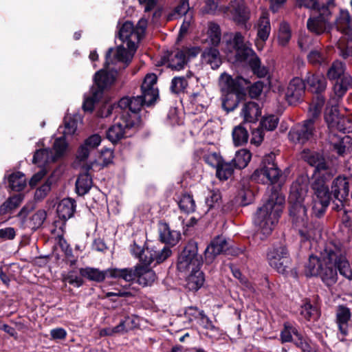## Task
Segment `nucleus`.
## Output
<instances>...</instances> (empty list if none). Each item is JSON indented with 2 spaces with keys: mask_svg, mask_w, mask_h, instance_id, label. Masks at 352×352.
Returning a JSON list of instances; mask_svg holds the SVG:
<instances>
[{
  "mask_svg": "<svg viewBox=\"0 0 352 352\" xmlns=\"http://www.w3.org/2000/svg\"><path fill=\"white\" fill-rule=\"evenodd\" d=\"M79 272L82 277L95 282H102L107 277L122 278L126 282H130L133 276V274L127 269L111 268L100 270L98 268L87 267L80 268Z\"/></svg>",
  "mask_w": 352,
  "mask_h": 352,
  "instance_id": "f8f14e48",
  "label": "nucleus"
},
{
  "mask_svg": "<svg viewBox=\"0 0 352 352\" xmlns=\"http://www.w3.org/2000/svg\"><path fill=\"white\" fill-rule=\"evenodd\" d=\"M120 63H107L106 58L105 68L100 69L94 76V84L97 87L95 91L102 95L103 90L115 81L118 71L124 69Z\"/></svg>",
  "mask_w": 352,
  "mask_h": 352,
  "instance_id": "2eb2a0df",
  "label": "nucleus"
},
{
  "mask_svg": "<svg viewBox=\"0 0 352 352\" xmlns=\"http://www.w3.org/2000/svg\"><path fill=\"white\" fill-rule=\"evenodd\" d=\"M230 246L229 242L224 236L215 237L204 251L206 263L208 264L212 263L217 255L228 250Z\"/></svg>",
  "mask_w": 352,
  "mask_h": 352,
  "instance_id": "aec40b11",
  "label": "nucleus"
},
{
  "mask_svg": "<svg viewBox=\"0 0 352 352\" xmlns=\"http://www.w3.org/2000/svg\"><path fill=\"white\" fill-rule=\"evenodd\" d=\"M203 260L198 254L197 243L189 242L178 258L177 269L180 272L190 270L186 278V287L191 291H197L204 285L205 278L204 273L200 270Z\"/></svg>",
  "mask_w": 352,
  "mask_h": 352,
  "instance_id": "423d86ee",
  "label": "nucleus"
},
{
  "mask_svg": "<svg viewBox=\"0 0 352 352\" xmlns=\"http://www.w3.org/2000/svg\"><path fill=\"white\" fill-rule=\"evenodd\" d=\"M76 129L77 122L70 117H65L64 120V126H60L58 129V131L59 133H63V136L60 138H63L66 142V136L74 135L76 131Z\"/></svg>",
  "mask_w": 352,
  "mask_h": 352,
  "instance_id": "37998d69",
  "label": "nucleus"
},
{
  "mask_svg": "<svg viewBox=\"0 0 352 352\" xmlns=\"http://www.w3.org/2000/svg\"><path fill=\"white\" fill-rule=\"evenodd\" d=\"M67 147L68 144L63 138H56L54 140L52 149L36 150L33 156L32 162L39 166H44L63 157L67 152Z\"/></svg>",
  "mask_w": 352,
  "mask_h": 352,
  "instance_id": "9b49d317",
  "label": "nucleus"
},
{
  "mask_svg": "<svg viewBox=\"0 0 352 352\" xmlns=\"http://www.w3.org/2000/svg\"><path fill=\"white\" fill-rule=\"evenodd\" d=\"M271 32V25L267 12H263L260 16L257 27V40L256 45L262 47L263 43L267 40Z\"/></svg>",
  "mask_w": 352,
  "mask_h": 352,
  "instance_id": "bb28decb",
  "label": "nucleus"
},
{
  "mask_svg": "<svg viewBox=\"0 0 352 352\" xmlns=\"http://www.w3.org/2000/svg\"><path fill=\"white\" fill-rule=\"evenodd\" d=\"M271 267L274 268L278 273L287 274L291 271V273L296 276V272H293L291 270V259L289 256H283V261L279 263H277L276 258H271Z\"/></svg>",
  "mask_w": 352,
  "mask_h": 352,
  "instance_id": "79ce46f5",
  "label": "nucleus"
},
{
  "mask_svg": "<svg viewBox=\"0 0 352 352\" xmlns=\"http://www.w3.org/2000/svg\"><path fill=\"white\" fill-rule=\"evenodd\" d=\"M221 195L219 190H213L210 192V196L206 199V204L209 208L219 207Z\"/></svg>",
  "mask_w": 352,
  "mask_h": 352,
  "instance_id": "0e129e2a",
  "label": "nucleus"
},
{
  "mask_svg": "<svg viewBox=\"0 0 352 352\" xmlns=\"http://www.w3.org/2000/svg\"><path fill=\"white\" fill-rule=\"evenodd\" d=\"M46 212L44 210L36 211L30 219L29 226L32 229H36L42 226L46 219Z\"/></svg>",
  "mask_w": 352,
  "mask_h": 352,
  "instance_id": "13d9d810",
  "label": "nucleus"
},
{
  "mask_svg": "<svg viewBox=\"0 0 352 352\" xmlns=\"http://www.w3.org/2000/svg\"><path fill=\"white\" fill-rule=\"evenodd\" d=\"M337 324L342 338L341 341H344V337L348 334L349 321L351 319V311L348 307L339 306L336 313Z\"/></svg>",
  "mask_w": 352,
  "mask_h": 352,
  "instance_id": "cd10ccee",
  "label": "nucleus"
},
{
  "mask_svg": "<svg viewBox=\"0 0 352 352\" xmlns=\"http://www.w3.org/2000/svg\"><path fill=\"white\" fill-rule=\"evenodd\" d=\"M157 80V78L155 74H148L141 86V96L121 98L118 102L119 107L129 108L130 111L138 113L143 105H151L158 97Z\"/></svg>",
  "mask_w": 352,
  "mask_h": 352,
  "instance_id": "0eeeda50",
  "label": "nucleus"
},
{
  "mask_svg": "<svg viewBox=\"0 0 352 352\" xmlns=\"http://www.w3.org/2000/svg\"><path fill=\"white\" fill-rule=\"evenodd\" d=\"M240 115L245 122H255L261 115V110L256 102L249 101L243 104Z\"/></svg>",
  "mask_w": 352,
  "mask_h": 352,
  "instance_id": "c85d7f7f",
  "label": "nucleus"
},
{
  "mask_svg": "<svg viewBox=\"0 0 352 352\" xmlns=\"http://www.w3.org/2000/svg\"><path fill=\"white\" fill-rule=\"evenodd\" d=\"M252 157L250 152L247 149H241L236 152L234 158L232 162L234 164L236 168H244L250 162Z\"/></svg>",
  "mask_w": 352,
  "mask_h": 352,
  "instance_id": "a19ab883",
  "label": "nucleus"
},
{
  "mask_svg": "<svg viewBox=\"0 0 352 352\" xmlns=\"http://www.w3.org/2000/svg\"><path fill=\"white\" fill-rule=\"evenodd\" d=\"M307 60L314 65H322L327 63L326 54L318 50H311L307 55Z\"/></svg>",
  "mask_w": 352,
  "mask_h": 352,
  "instance_id": "de8ad7c7",
  "label": "nucleus"
},
{
  "mask_svg": "<svg viewBox=\"0 0 352 352\" xmlns=\"http://www.w3.org/2000/svg\"><path fill=\"white\" fill-rule=\"evenodd\" d=\"M225 12L239 23H245L249 19V12L243 0H234L226 8Z\"/></svg>",
  "mask_w": 352,
  "mask_h": 352,
  "instance_id": "412c9836",
  "label": "nucleus"
},
{
  "mask_svg": "<svg viewBox=\"0 0 352 352\" xmlns=\"http://www.w3.org/2000/svg\"><path fill=\"white\" fill-rule=\"evenodd\" d=\"M148 265L139 266L135 268V270L126 268L131 271L133 275V278L130 280H133L135 277L138 278V283L145 287L151 285L156 278V275L154 271L148 267Z\"/></svg>",
  "mask_w": 352,
  "mask_h": 352,
  "instance_id": "393cba45",
  "label": "nucleus"
},
{
  "mask_svg": "<svg viewBox=\"0 0 352 352\" xmlns=\"http://www.w3.org/2000/svg\"><path fill=\"white\" fill-rule=\"evenodd\" d=\"M201 60L204 64L209 65L212 69H216L221 65L219 52L214 47L206 48L201 54Z\"/></svg>",
  "mask_w": 352,
  "mask_h": 352,
  "instance_id": "2f4dec72",
  "label": "nucleus"
},
{
  "mask_svg": "<svg viewBox=\"0 0 352 352\" xmlns=\"http://www.w3.org/2000/svg\"><path fill=\"white\" fill-rule=\"evenodd\" d=\"M187 86L188 82L186 77H175L171 81L170 90L173 93L179 94L184 91Z\"/></svg>",
  "mask_w": 352,
  "mask_h": 352,
  "instance_id": "bf43d9fd",
  "label": "nucleus"
},
{
  "mask_svg": "<svg viewBox=\"0 0 352 352\" xmlns=\"http://www.w3.org/2000/svg\"><path fill=\"white\" fill-rule=\"evenodd\" d=\"M331 144L334 151H336L339 155H344L352 148L351 139L348 136L339 139L338 142H335Z\"/></svg>",
  "mask_w": 352,
  "mask_h": 352,
  "instance_id": "a18cd8bd",
  "label": "nucleus"
},
{
  "mask_svg": "<svg viewBox=\"0 0 352 352\" xmlns=\"http://www.w3.org/2000/svg\"><path fill=\"white\" fill-rule=\"evenodd\" d=\"M179 206L182 211L189 213L195 211V203L190 195L185 194L181 197Z\"/></svg>",
  "mask_w": 352,
  "mask_h": 352,
  "instance_id": "8fccbe9b",
  "label": "nucleus"
},
{
  "mask_svg": "<svg viewBox=\"0 0 352 352\" xmlns=\"http://www.w3.org/2000/svg\"><path fill=\"white\" fill-rule=\"evenodd\" d=\"M132 323L133 320L130 318H126L124 320L121 321L118 325L114 327H108L102 329L100 335L113 336L115 333H123L132 328Z\"/></svg>",
  "mask_w": 352,
  "mask_h": 352,
  "instance_id": "e433bc0d",
  "label": "nucleus"
},
{
  "mask_svg": "<svg viewBox=\"0 0 352 352\" xmlns=\"http://www.w3.org/2000/svg\"><path fill=\"white\" fill-rule=\"evenodd\" d=\"M131 252L145 265H150L153 261H155L156 263H161L172 254V251L168 247L164 246L162 250H158L154 245H148L146 248L144 249L135 242L131 246Z\"/></svg>",
  "mask_w": 352,
  "mask_h": 352,
  "instance_id": "9d476101",
  "label": "nucleus"
},
{
  "mask_svg": "<svg viewBox=\"0 0 352 352\" xmlns=\"http://www.w3.org/2000/svg\"><path fill=\"white\" fill-rule=\"evenodd\" d=\"M333 25L338 32L346 36L347 40H352V17L347 10H340Z\"/></svg>",
  "mask_w": 352,
  "mask_h": 352,
  "instance_id": "4be33fe9",
  "label": "nucleus"
},
{
  "mask_svg": "<svg viewBox=\"0 0 352 352\" xmlns=\"http://www.w3.org/2000/svg\"><path fill=\"white\" fill-rule=\"evenodd\" d=\"M301 6L314 12H324V10L331 12V8L333 7L334 0H297Z\"/></svg>",
  "mask_w": 352,
  "mask_h": 352,
  "instance_id": "473e14b6",
  "label": "nucleus"
},
{
  "mask_svg": "<svg viewBox=\"0 0 352 352\" xmlns=\"http://www.w3.org/2000/svg\"><path fill=\"white\" fill-rule=\"evenodd\" d=\"M300 315L307 320L316 319L318 317V310L309 302L306 301L300 307Z\"/></svg>",
  "mask_w": 352,
  "mask_h": 352,
  "instance_id": "3c124183",
  "label": "nucleus"
},
{
  "mask_svg": "<svg viewBox=\"0 0 352 352\" xmlns=\"http://www.w3.org/2000/svg\"><path fill=\"white\" fill-rule=\"evenodd\" d=\"M234 164L223 160L216 169V175L220 180H227L230 177L234 170Z\"/></svg>",
  "mask_w": 352,
  "mask_h": 352,
  "instance_id": "ea45409f",
  "label": "nucleus"
},
{
  "mask_svg": "<svg viewBox=\"0 0 352 352\" xmlns=\"http://www.w3.org/2000/svg\"><path fill=\"white\" fill-rule=\"evenodd\" d=\"M210 42L214 46H217L221 41V31L219 26L214 23H210L208 30Z\"/></svg>",
  "mask_w": 352,
  "mask_h": 352,
  "instance_id": "5fc2aeb1",
  "label": "nucleus"
},
{
  "mask_svg": "<svg viewBox=\"0 0 352 352\" xmlns=\"http://www.w3.org/2000/svg\"><path fill=\"white\" fill-rule=\"evenodd\" d=\"M54 182V179L52 176L48 178L41 186L36 189L34 193V199L36 201L43 199L51 190L52 185Z\"/></svg>",
  "mask_w": 352,
  "mask_h": 352,
  "instance_id": "603ef678",
  "label": "nucleus"
},
{
  "mask_svg": "<svg viewBox=\"0 0 352 352\" xmlns=\"http://www.w3.org/2000/svg\"><path fill=\"white\" fill-rule=\"evenodd\" d=\"M349 178L344 175H339L333 180L331 186V193L333 195L337 200H344L349 195Z\"/></svg>",
  "mask_w": 352,
  "mask_h": 352,
  "instance_id": "b1692460",
  "label": "nucleus"
},
{
  "mask_svg": "<svg viewBox=\"0 0 352 352\" xmlns=\"http://www.w3.org/2000/svg\"><path fill=\"white\" fill-rule=\"evenodd\" d=\"M325 120L331 133L336 131L343 133L350 131L351 127L348 126L350 124L349 119L340 115L336 107H331L327 111Z\"/></svg>",
  "mask_w": 352,
  "mask_h": 352,
  "instance_id": "a211bd4d",
  "label": "nucleus"
},
{
  "mask_svg": "<svg viewBox=\"0 0 352 352\" xmlns=\"http://www.w3.org/2000/svg\"><path fill=\"white\" fill-rule=\"evenodd\" d=\"M246 94H238V93H230L228 94H222V107L227 112L234 110L239 101L243 100Z\"/></svg>",
  "mask_w": 352,
  "mask_h": 352,
  "instance_id": "f704fd0d",
  "label": "nucleus"
},
{
  "mask_svg": "<svg viewBox=\"0 0 352 352\" xmlns=\"http://www.w3.org/2000/svg\"><path fill=\"white\" fill-rule=\"evenodd\" d=\"M4 178L8 179V187L15 192L23 190L27 185V178L25 175L20 171L14 172L10 174L7 173Z\"/></svg>",
  "mask_w": 352,
  "mask_h": 352,
  "instance_id": "c756f323",
  "label": "nucleus"
},
{
  "mask_svg": "<svg viewBox=\"0 0 352 352\" xmlns=\"http://www.w3.org/2000/svg\"><path fill=\"white\" fill-rule=\"evenodd\" d=\"M284 202L285 197L282 193L274 186L271 187L265 202L257 210L254 217L257 234L262 235L260 236L261 239L272 233L280 216Z\"/></svg>",
  "mask_w": 352,
  "mask_h": 352,
  "instance_id": "39448f33",
  "label": "nucleus"
},
{
  "mask_svg": "<svg viewBox=\"0 0 352 352\" xmlns=\"http://www.w3.org/2000/svg\"><path fill=\"white\" fill-rule=\"evenodd\" d=\"M307 191V180L300 177L292 183L289 195L290 216L301 240L305 241L314 239L320 232L318 229L307 223V208L304 204Z\"/></svg>",
  "mask_w": 352,
  "mask_h": 352,
  "instance_id": "f03ea898",
  "label": "nucleus"
},
{
  "mask_svg": "<svg viewBox=\"0 0 352 352\" xmlns=\"http://www.w3.org/2000/svg\"><path fill=\"white\" fill-rule=\"evenodd\" d=\"M76 209L75 201L70 198L63 199L57 206V214L64 221L70 219Z\"/></svg>",
  "mask_w": 352,
  "mask_h": 352,
  "instance_id": "72a5a7b5",
  "label": "nucleus"
},
{
  "mask_svg": "<svg viewBox=\"0 0 352 352\" xmlns=\"http://www.w3.org/2000/svg\"><path fill=\"white\" fill-rule=\"evenodd\" d=\"M219 84L222 94L230 93L246 94L249 82L241 76L234 78L227 73H223L219 77Z\"/></svg>",
  "mask_w": 352,
  "mask_h": 352,
  "instance_id": "dca6fc26",
  "label": "nucleus"
},
{
  "mask_svg": "<svg viewBox=\"0 0 352 352\" xmlns=\"http://www.w3.org/2000/svg\"><path fill=\"white\" fill-rule=\"evenodd\" d=\"M314 120L309 118L301 125H297L289 133V140L295 144H304L312 138L314 131Z\"/></svg>",
  "mask_w": 352,
  "mask_h": 352,
  "instance_id": "6ab92c4d",
  "label": "nucleus"
},
{
  "mask_svg": "<svg viewBox=\"0 0 352 352\" xmlns=\"http://www.w3.org/2000/svg\"><path fill=\"white\" fill-rule=\"evenodd\" d=\"M305 91V85L304 81L300 78H294L287 86L285 99L290 104H294L302 99Z\"/></svg>",
  "mask_w": 352,
  "mask_h": 352,
  "instance_id": "5701e85b",
  "label": "nucleus"
},
{
  "mask_svg": "<svg viewBox=\"0 0 352 352\" xmlns=\"http://www.w3.org/2000/svg\"><path fill=\"white\" fill-rule=\"evenodd\" d=\"M301 157L315 168L314 180L311 185L314 194L313 199L330 203L331 196L327 182L336 174V169L318 153L304 150Z\"/></svg>",
  "mask_w": 352,
  "mask_h": 352,
  "instance_id": "20e7f679",
  "label": "nucleus"
},
{
  "mask_svg": "<svg viewBox=\"0 0 352 352\" xmlns=\"http://www.w3.org/2000/svg\"><path fill=\"white\" fill-rule=\"evenodd\" d=\"M204 160L208 165L217 169L223 160L218 153H210L205 155Z\"/></svg>",
  "mask_w": 352,
  "mask_h": 352,
  "instance_id": "69168bd1",
  "label": "nucleus"
},
{
  "mask_svg": "<svg viewBox=\"0 0 352 352\" xmlns=\"http://www.w3.org/2000/svg\"><path fill=\"white\" fill-rule=\"evenodd\" d=\"M187 63V60L185 57V52L182 50H177L172 52L168 57V66L172 69L180 70L184 68Z\"/></svg>",
  "mask_w": 352,
  "mask_h": 352,
  "instance_id": "c9c22d12",
  "label": "nucleus"
},
{
  "mask_svg": "<svg viewBox=\"0 0 352 352\" xmlns=\"http://www.w3.org/2000/svg\"><path fill=\"white\" fill-rule=\"evenodd\" d=\"M298 331L296 327L290 325L289 324H285L284 329L280 333V340L282 342H293L294 338Z\"/></svg>",
  "mask_w": 352,
  "mask_h": 352,
  "instance_id": "864d4df0",
  "label": "nucleus"
},
{
  "mask_svg": "<svg viewBox=\"0 0 352 352\" xmlns=\"http://www.w3.org/2000/svg\"><path fill=\"white\" fill-rule=\"evenodd\" d=\"M248 131L241 125L234 127L232 131L233 142L236 146H241L248 142Z\"/></svg>",
  "mask_w": 352,
  "mask_h": 352,
  "instance_id": "c03bdc74",
  "label": "nucleus"
},
{
  "mask_svg": "<svg viewBox=\"0 0 352 352\" xmlns=\"http://www.w3.org/2000/svg\"><path fill=\"white\" fill-rule=\"evenodd\" d=\"M192 13L190 12V6L188 0H179L174 9L170 12L166 17L168 21H172L186 16L188 14Z\"/></svg>",
  "mask_w": 352,
  "mask_h": 352,
  "instance_id": "4c0bfd02",
  "label": "nucleus"
},
{
  "mask_svg": "<svg viewBox=\"0 0 352 352\" xmlns=\"http://www.w3.org/2000/svg\"><path fill=\"white\" fill-rule=\"evenodd\" d=\"M278 123V118L274 115H270L264 117L261 122V126L262 129L266 131L274 130Z\"/></svg>",
  "mask_w": 352,
  "mask_h": 352,
  "instance_id": "680f3d73",
  "label": "nucleus"
},
{
  "mask_svg": "<svg viewBox=\"0 0 352 352\" xmlns=\"http://www.w3.org/2000/svg\"><path fill=\"white\" fill-rule=\"evenodd\" d=\"M91 91L92 96L85 98L83 102L82 108L85 111H91L94 109L95 102L101 97V94L95 91V87H92Z\"/></svg>",
  "mask_w": 352,
  "mask_h": 352,
  "instance_id": "e2e57ef3",
  "label": "nucleus"
},
{
  "mask_svg": "<svg viewBox=\"0 0 352 352\" xmlns=\"http://www.w3.org/2000/svg\"><path fill=\"white\" fill-rule=\"evenodd\" d=\"M100 142L101 137L98 134H94L87 138L83 144L90 148L91 151H93L100 144Z\"/></svg>",
  "mask_w": 352,
  "mask_h": 352,
  "instance_id": "774afa93",
  "label": "nucleus"
},
{
  "mask_svg": "<svg viewBox=\"0 0 352 352\" xmlns=\"http://www.w3.org/2000/svg\"><path fill=\"white\" fill-rule=\"evenodd\" d=\"M324 104V97L321 95H317L309 106V113L313 119L320 114Z\"/></svg>",
  "mask_w": 352,
  "mask_h": 352,
  "instance_id": "4d7b16f0",
  "label": "nucleus"
},
{
  "mask_svg": "<svg viewBox=\"0 0 352 352\" xmlns=\"http://www.w3.org/2000/svg\"><path fill=\"white\" fill-rule=\"evenodd\" d=\"M291 38V31L289 26L286 23H282L280 25L278 41V44L281 46H285L288 44Z\"/></svg>",
  "mask_w": 352,
  "mask_h": 352,
  "instance_id": "09e8293b",
  "label": "nucleus"
},
{
  "mask_svg": "<svg viewBox=\"0 0 352 352\" xmlns=\"http://www.w3.org/2000/svg\"><path fill=\"white\" fill-rule=\"evenodd\" d=\"M158 232L160 241L170 246L175 245L181 239L180 232L171 230L166 223H159Z\"/></svg>",
  "mask_w": 352,
  "mask_h": 352,
  "instance_id": "a878e982",
  "label": "nucleus"
},
{
  "mask_svg": "<svg viewBox=\"0 0 352 352\" xmlns=\"http://www.w3.org/2000/svg\"><path fill=\"white\" fill-rule=\"evenodd\" d=\"M344 63L340 60L334 61L327 71V76L331 80H338L334 85V91L337 96H342L351 87L352 77L345 73Z\"/></svg>",
  "mask_w": 352,
  "mask_h": 352,
  "instance_id": "4468645a",
  "label": "nucleus"
},
{
  "mask_svg": "<svg viewBox=\"0 0 352 352\" xmlns=\"http://www.w3.org/2000/svg\"><path fill=\"white\" fill-rule=\"evenodd\" d=\"M23 198L20 195H16L10 197L1 206L0 212L7 213L17 208L22 202Z\"/></svg>",
  "mask_w": 352,
  "mask_h": 352,
  "instance_id": "49530a36",
  "label": "nucleus"
},
{
  "mask_svg": "<svg viewBox=\"0 0 352 352\" xmlns=\"http://www.w3.org/2000/svg\"><path fill=\"white\" fill-rule=\"evenodd\" d=\"M318 252L319 257L311 255L309 258L305 270L307 276H318L327 287L338 281V271L346 278L352 279V267L347 257V250L339 241H320Z\"/></svg>",
  "mask_w": 352,
  "mask_h": 352,
  "instance_id": "f257e3e1",
  "label": "nucleus"
},
{
  "mask_svg": "<svg viewBox=\"0 0 352 352\" xmlns=\"http://www.w3.org/2000/svg\"><path fill=\"white\" fill-rule=\"evenodd\" d=\"M229 45L235 51V61L239 63L247 62L254 72L259 78L265 77L268 74V69L261 66V60L250 47L248 43L244 41L240 32H236L229 41Z\"/></svg>",
  "mask_w": 352,
  "mask_h": 352,
  "instance_id": "6e6552de",
  "label": "nucleus"
},
{
  "mask_svg": "<svg viewBox=\"0 0 352 352\" xmlns=\"http://www.w3.org/2000/svg\"><path fill=\"white\" fill-rule=\"evenodd\" d=\"M324 12H315L310 16L307 22V28L310 32L319 35L331 29L333 26V23L331 21V12L327 10Z\"/></svg>",
  "mask_w": 352,
  "mask_h": 352,
  "instance_id": "f3484780",
  "label": "nucleus"
},
{
  "mask_svg": "<svg viewBox=\"0 0 352 352\" xmlns=\"http://www.w3.org/2000/svg\"><path fill=\"white\" fill-rule=\"evenodd\" d=\"M283 256H289L288 252L285 247L280 246L272 249L267 253V259L270 265L271 266V258H276L277 263H279L283 261Z\"/></svg>",
  "mask_w": 352,
  "mask_h": 352,
  "instance_id": "052dcab7",
  "label": "nucleus"
},
{
  "mask_svg": "<svg viewBox=\"0 0 352 352\" xmlns=\"http://www.w3.org/2000/svg\"><path fill=\"white\" fill-rule=\"evenodd\" d=\"M92 186V179L88 173L80 174L76 182V192L82 196L87 193Z\"/></svg>",
  "mask_w": 352,
  "mask_h": 352,
  "instance_id": "58836bf2",
  "label": "nucleus"
},
{
  "mask_svg": "<svg viewBox=\"0 0 352 352\" xmlns=\"http://www.w3.org/2000/svg\"><path fill=\"white\" fill-rule=\"evenodd\" d=\"M147 23L146 15L139 20L135 27L130 21L124 22L119 29L118 35L126 47L120 45L116 49L110 48L107 53V63H120L121 68H126L133 59L137 44L143 36Z\"/></svg>",
  "mask_w": 352,
  "mask_h": 352,
  "instance_id": "7ed1b4c3",
  "label": "nucleus"
},
{
  "mask_svg": "<svg viewBox=\"0 0 352 352\" xmlns=\"http://www.w3.org/2000/svg\"><path fill=\"white\" fill-rule=\"evenodd\" d=\"M329 204V203H323V202H322V201L313 199V206H312L313 214L316 217H320L324 213Z\"/></svg>",
  "mask_w": 352,
  "mask_h": 352,
  "instance_id": "338daca9",
  "label": "nucleus"
},
{
  "mask_svg": "<svg viewBox=\"0 0 352 352\" xmlns=\"http://www.w3.org/2000/svg\"><path fill=\"white\" fill-rule=\"evenodd\" d=\"M116 109L120 116L116 118L114 124L107 131V138L113 143L130 135L128 134L129 130L135 126L140 120L138 112L130 111L129 108H120L118 104Z\"/></svg>",
  "mask_w": 352,
  "mask_h": 352,
  "instance_id": "1a4fd4ad",
  "label": "nucleus"
},
{
  "mask_svg": "<svg viewBox=\"0 0 352 352\" xmlns=\"http://www.w3.org/2000/svg\"><path fill=\"white\" fill-rule=\"evenodd\" d=\"M306 82L311 92L319 94L325 90L327 80L321 74H308Z\"/></svg>",
  "mask_w": 352,
  "mask_h": 352,
  "instance_id": "7c9ffc66",
  "label": "nucleus"
},
{
  "mask_svg": "<svg viewBox=\"0 0 352 352\" xmlns=\"http://www.w3.org/2000/svg\"><path fill=\"white\" fill-rule=\"evenodd\" d=\"M293 343L298 348L300 349L303 352H311L312 347L311 341L307 337L302 336L300 333H298L294 338Z\"/></svg>",
  "mask_w": 352,
  "mask_h": 352,
  "instance_id": "6e6d98bb",
  "label": "nucleus"
},
{
  "mask_svg": "<svg viewBox=\"0 0 352 352\" xmlns=\"http://www.w3.org/2000/svg\"><path fill=\"white\" fill-rule=\"evenodd\" d=\"M280 175L281 171L274 163V155L270 154L263 158L261 168L254 172L252 178L263 184H274Z\"/></svg>",
  "mask_w": 352,
  "mask_h": 352,
  "instance_id": "ddd939ff",
  "label": "nucleus"
}]
</instances>
